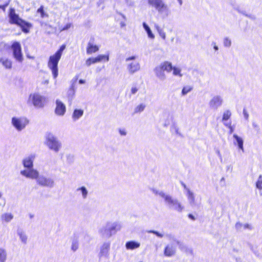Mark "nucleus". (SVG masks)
Returning a JSON list of instances; mask_svg holds the SVG:
<instances>
[{
  "mask_svg": "<svg viewBox=\"0 0 262 262\" xmlns=\"http://www.w3.org/2000/svg\"><path fill=\"white\" fill-rule=\"evenodd\" d=\"M119 133L122 136H125L126 135V132L124 129H120Z\"/></svg>",
  "mask_w": 262,
  "mask_h": 262,
  "instance_id": "50",
  "label": "nucleus"
},
{
  "mask_svg": "<svg viewBox=\"0 0 262 262\" xmlns=\"http://www.w3.org/2000/svg\"><path fill=\"white\" fill-rule=\"evenodd\" d=\"M232 170V167L231 165H229L227 167V170H230L231 171Z\"/></svg>",
  "mask_w": 262,
  "mask_h": 262,
  "instance_id": "59",
  "label": "nucleus"
},
{
  "mask_svg": "<svg viewBox=\"0 0 262 262\" xmlns=\"http://www.w3.org/2000/svg\"><path fill=\"white\" fill-rule=\"evenodd\" d=\"M79 83L80 84H83V83H85V80H83V79H80V80H79Z\"/></svg>",
  "mask_w": 262,
  "mask_h": 262,
  "instance_id": "60",
  "label": "nucleus"
},
{
  "mask_svg": "<svg viewBox=\"0 0 262 262\" xmlns=\"http://www.w3.org/2000/svg\"><path fill=\"white\" fill-rule=\"evenodd\" d=\"M76 192H79L83 199H85L88 195V191L85 187L82 186L76 189Z\"/></svg>",
  "mask_w": 262,
  "mask_h": 262,
  "instance_id": "26",
  "label": "nucleus"
},
{
  "mask_svg": "<svg viewBox=\"0 0 262 262\" xmlns=\"http://www.w3.org/2000/svg\"><path fill=\"white\" fill-rule=\"evenodd\" d=\"M172 70L173 75L175 76H178L180 78L183 76V74L182 73V70L181 68L177 67H173Z\"/></svg>",
  "mask_w": 262,
  "mask_h": 262,
  "instance_id": "29",
  "label": "nucleus"
},
{
  "mask_svg": "<svg viewBox=\"0 0 262 262\" xmlns=\"http://www.w3.org/2000/svg\"><path fill=\"white\" fill-rule=\"evenodd\" d=\"M17 234L21 243L24 244H26L27 243L28 236L25 232L21 229H18L17 230Z\"/></svg>",
  "mask_w": 262,
  "mask_h": 262,
  "instance_id": "20",
  "label": "nucleus"
},
{
  "mask_svg": "<svg viewBox=\"0 0 262 262\" xmlns=\"http://www.w3.org/2000/svg\"><path fill=\"white\" fill-rule=\"evenodd\" d=\"M231 116V113L229 110H226L223 113L222 121H228Z\"/></svg>",
  "mask_w": 262,
  "mask_h": 262,
  "instance_id": "32",
  "label": "nucleus"
},
{
  "mask_svg": "<svg viewBox=\"0 0 262 262\" xmlns=\"http://www.w3.org/2000/svg\"><path fill=\"white\" fill-rule=\"evenodd\" d=\"M192 90V87L190 85H186L185 86H184L182 90V95L185 96L187 95L188 93L191 92Z\"/></svg>",
  "mask_w": 262,
  "mask_h": 262,
  "instance_id": "35",
  "label": "nucleus"
},
{
  "mask_svg": "<svg viewBox=\"0 0 262 262\" xmlns=\"http://www.w3.org/2000/svg\"><path fill=\"white\" fill-rule=\"evenodd\" d=\"M149 233H152L155 234H156L157 236L159 237H162L163 236V234L158 232V231H154V230H150L148 231Z\"/></svg>",
  "mask_w": 262,
  "mask_h": 262,
  "instance_id": "44",
  "label": "nucleus"
},
{
  "mask_svg": "<svg viewBox=\"0 0 262 262\" xmlns=\"http://www.w3.org/2000/svg\"><path fill=\"white\" fill-rule=\"evenodd\" d=\"M84 111L81 109H75L74 110L72 118L73 121H76L80 118L83 115Z\"/></svg>",
  "mask_w": 262,
  "mask_h": 262,
  "instance_id": "22",
  "label": "nucleus"
},
{
  "mask_svg": "<svg viewBox=\"0 0 262 262\" xmlns=\"http://www.w3.org/2000/svg\"><path fill=\"white\" fill-rule=\"evenodd\" d=\"M149 5L154 7L158 14L163 18L168 17L171 14V10L168 6L163 0H147Z\"/></svg>",
  "mask_w": 262,
  "mask_h": 262,
  "instance_id": "5",
  "label": "nucleus"
},
{
  "mask_svg": "<svg viewBox=\"0 0 262 262\" xmlns=\"http://www.w3.org/2000/svg\"><path fill=\"white\" fill-rule=\"evenodd\" d=\"M99 50V47L96 45H93L91 42H89L86 49V53L88 54H91L95 53Z\"/></svg>",
  "mask_w": 262,
  "mask_h": 262,
  "instance_id": "24",
  "label": "nucleus"
},
{
  "mask_svg": "<svg viewBox=\"0 0 262 262\" xmlns=\"http://www.w3.org/2000/svg\"><path fill=\"white\" fill-rule=\"evenodd\" d=\"M224 45L226 47H230L231 45V40L228 37L225 38L224 39Z\"/></svg>",
  "mask_w": 262,
  "mask_h": 262,
  "instance_id": "39",
  "label": "nucleus"
},
{
  "mask_svg": "<svg viewBox=\"0 0 262 262\" xmlns=\"http://www.w3.org/2000/svg\"><path fill=\"white\" fill-rule=\"evenodd\" d=\"M156 29L157 30L158 33H159L160 36L163 39H166V33L164 32L163 28H161L158 25L155 26Z\"/></svg>",
  "mask_w": 262,
  "mask_h": 262,
  "instance_id": "30",
  "label": "nucleus"
},
{
  "mask_svg": "<svg viewBox=\"0 0 262 262\" xmlns=\"http://www.w3.org/2000/svg\"><path fill=\"white\" fill-rule=\"evenodd\" d=\"M2 196V194L0 193V198H1Z\"/></svg>",
  "mask_w": 262,
  "mask_h": 262,
  "instance_id": "64",
  "label": "nucleus"
},
{
  "mask_svg": "<svg viewBox=\"0 0 262 262\" xmlns=\"http://www.w3.org/2000/svg\"><path fill=\"white\" fill-rule=\"evenodd\" d=\"M156 77L161 81H163L166 79V75L164 70L159 65L154 70Z\"/></svg>",
  "mask_w": 262,
  "mask_h": 262,
  "instance_id": "15",
  "label": "nucleus"
},
{
  "mask_svg": "<svg viewBox=\"0 0 262 262\" xmlns=\"http://www.w3.org/2000/svg\"><path fill=\"white\" fill-rule=\"evenodd\" d=\"M55 114L58 116H63L66 111V105L59 100L56 101Z\"/></svg>",
  "mask_w": 262,
  "mask_h": 262,
  "instance_id": "16",
  "label": "nucleus"
},
{
  "mask_svg": "<svg viewBox=\"0 0 262 262\" xmlns=\"http://www.w3.org/2000/svg\"><path fill=\"white\" fill-rule=\"evenodd\" d=\"M243 114H244V116L246 120H248V117H249V115H248V113H247V112L245 110H243Z\"/></svg>",
  "mask_w": 262,
  "mask_h": 262,
  "instance_id": "51",
  "label": "nucleus"
},
{
  "mask_svg": "<svg viewBox=\"0 0 262 262\" xmlns=\"http://www.w3.org/2000/svg\"><path fill=\"white\" fill-rule=\"evenodd\" d=\"M20 173L27 178L36 180V183L40 186L52 188L55 186V182L53 179L40 175L36 169L21 170Z\"/></svg>",
  "mask_w": 262,
  "mask_h": 262,
  "instance_id": "1",
  "label": "nucleus"
},
{
  "mask_svg": "<svg viewBox=\"0 0 262 262\" xmlns=\"http://www.w3.org/2000/svg\"><path fill=\"white\" fill-rule=\"evenodd\" d=\"M159 65L164 70V71H166L167 72H171L173 67L172 66L171 63L169 61H164Z\"/></svg>",
  "mask_w": 262,
  "mask_h": 262,
  "instance_id": "25",
  "label": "nucleus"
},
{
  "mask_svg": "<svg viewBox=\"0 0 262 262\" xmlns=\"http://www.w3.org/2000/svg\"><path fill=\"white\" fill-rule=\"evenodd\" d=\"M243 227V225L239 222H238L235 224V228L237 230L241 231Z\"/></svg>",
  "mask_w": 262,
  "mask_h": 262,
  "instance_id": "43",
  "label": "nucleus"
},
{
  "mask_svg": "<svg viewBox=\"0 0 262 262\" xmlns=\"http://www.w3.org/2000/svg\"><path fill=\"white\" fill-rule=\"evenodd\" d=\"M43 83L45 84H48L49 83V80H46L44 82H43Z\"/></svg>",
  "mask_w": 262,
  "mask_h": 262,
  "instance_id": "62",
  "label": "nucleus"
},
{
  "mask_svg": "<svg viewBox=\"0 0 262 262\" xmlns=\"http://www.w3.org/2000/svg\"><path fill=\"white\" fill-rule=\"evenodd\" d=\"M97 62H99L96 57H95V58L91 57V58H89L86 59V60L85 61V65L87 67H89L92 64L96 63Z\"/></svg>",
  "mask_w": 262,
  "mask_h": 262,
  "instance_id": "33",
  "label": "nucleus"
},
{
  "mask_svg": "<svg viewBox=\"0 0 262 262\" xmlns=\"http://www.w3.org/2000/svg\"><path fill=\"white\" fill-rule=\"evenodd\" d=\"M152 192L157 195H159L164 200L165 204L168 208L178 212H182L184 209V206L177 199L173 198L170 195L165 193L163 191L152 188Z\"/></svg>",
  "mask_w": 262,
  "mask_h": 262,
  "instance_id": "2",
  "label": "nucleus"
},
{
  "mask_svg": "<svg viewBox=\"0 0 262 262\" xmlns=\"http://www.w3.org/2000/svg\"><path fill=\"white\" fill-rule=\"evenodd\" d=\"M121 228L120 224L117 222H108L99 228V233L102 237L109 238Z\"/></svg>",
  "mask_w": 262,
  "mask_h": 262,
  "instance_id": "6",
  "label": "nucleus"
},
{
  "mask_svg": "<svg viewBox=\"0 0 262 262\" xmlns=\"http://www.w3.org/2000/svg\"><path fill=\"white\" fill-rule=\"evenodd\" d=\"M226 127H227L229 129V130L228 132V133L229 134H232L234 132V129H235V126L232 125L231 124H229V125H226Z\"/></svg>",
  "mask_w": 262,
  "mask_h": 262,
  "instance_id": "41",
  "label": "nucleus"
},
{
  "mask_svg": "<svg viewBox=\"0 0 262 262\" xmlns=\"http://www.w3.org/2000/svg\"><path fill=\"white\" fill-rule=\"evenodd\" d=\"M188 217H189V219H191V220H193V221H194V220H195V217H194L192 214H189L188 215Z\"/></svg>",
  "mask_w": 262,
  "mask_h": 262,
  "instance_id": "55",
  "label": "nucleus"
},
{
  "mask_svg": "<svg viewBox=\"0 0 262 262\" xmlns=\"http://www.w3.org/2000/svg\"><path fill=\"white\" fill-rule=\"evenodd\" d=\"M176 252V247L173 244L167 245L165 249L164 254L167 257H171L174 255Z\"/></svg>",
  "mask_w": 262,
  "mask_h": 262,
  "instance_id": "18",
  "label": "nucleus"
},
{
  "mask_svg": "<svg viewBox=\"0 0 262 262\" xmlns=\"http://www.w3.org/2000/svg\"><path fill=\"white\" fill-rule=\"evenodd\" d=\"M178 1L179 2L180 5L181 6L182 5V3H183L182 0H178Z\"/></svg>",
  "mask_w": 262,
  "mask_h": 262,
  "instance_id": "61",
  "label": "nucleus"
},
{
  "mask_svg": "<svg viewBox=\"0 0 262 262\" xmlns=\"http://www.w3.org/2000/svg\"><path fill=\"white\" fill-rule=\"evenodd\" d=\"M79 247V243L77 239H73L72 242L71 250L73 252H75Z\"/></svg>",
  "mask_w": 262,
  "mask_h": 262,
  "instance_id": "36",
  "label": "nucleus"
},
{
  "mask_svg": "<svg viewBox=\"0 0 262 262\" xmlns=\"http://www.w3.org/2000/svg\"><path fill=\"white\" fill-rule=\"evenodd\" d=\"M223 124L226 127V125H229V124H231V122L230 121L229 122H228L227 121H223Z\"/></svg>",
  "mask_w": 262,
  "mask_h": 262,
  "instance_id": "54",
  "label": "nucleus"
},
{
  "mask_svg": "<svg viewBox=\"0 0 262 262\" xmlns=\"http://www.w3.org/2000/svg\"><path fill=\"white\" fill-rule=\"evenodd\" d=\"M256 188L258 189H262V176H259L258 179L256 183Z\"/></svg>",
  "mask_w": 262,
  "mask_h": 262,
  "instance_id": "38",
  "label": "nucleus"
},
{
  "mask_svg": "<svg viewBox=\"0 0 262 262\" xmlns=\"http://www.w3.org/2000/svg\"><path fill=\"white\" fill-rule=\"evenodd\" d=\"M7 253L5 249L0 248V262H6Z\"/></svg>",
  "mask_w": 262,
  "mask_h": 262,
  "instance_id": "28",
  "label": "nucleus"
},
{
  "mask_svg": "<svg viewBox=\"0 0 262 262\" xmlns=\"http://www.w3.org/2000/svg\"><path fill=\"white\" fill-rule=\"evenodd\" d=\"M252 126L254 128H255V129L259 128V126H258V124L255 122L252 123Z\"/></svg>",
  "mask_w": 262,
  "mask_h": 262,
  "instance_id": "53",
  "label": "nucleus"
},
{
  "mask_svg": "<svg viewBox=\"0 0 262 262\" xmlns=\"http://www.w3.org/2000/svg\"><path fill=\"white\" fill-rule=\"evenodd\" d=\"M225 178H224V177L222 178H221V180H220V183H221V184H222V183H223V184H224V185H225Z\"/></svg>",
  "mask_w": 262,
  "mask_h": 262,
  "instance_id": "57",
  "label": "nucleus"
},
{
  "mask_svg": "<svg viewBox=\"0 0 262 262\" xmlns=\"http://www.w3.org/2000/svg\"><path fill=\"white\" fill-rule=\"evenodd\" d=\"M9 23L12 25H16L21 28L24 32L28 33V28L31 26L30 24L21 19L15 12L13 8H11L8 12Z\"/></svg>",
  "mask_w": 262,
  "mask_h": 262,
  "instance_id": "4",
  "label": "nucleus"
},
{
  "mask_svg": "<svg viewBox=\"0 0 262 262\" xmlns=\"http://www.w3.org/2000/svg\"><path fill=\"white\" fill-rule=\"evenodd\" d=\"M143 27L144 29H145V30L146 31L148 37L149 38L154 39L155 38V35L152 33V32L151 30H150V28L149 27V26L145 23H143Z\"/></svg>",
  "mask_w": 262,
  "mask_h": 262,
  "instance_id": "27",
  "label": "nucleus"
},
{
  "mask_svg": "<svg viewBox=\"0 0 262 262\" xmlns=\"http://www.w3.org/2000/svg\"><path fill=\"white\" fill-rule=\"evenodd\" d=\"M173 40H174V38H173V37L171 38V42H173Z\"/></svg>",
  "mask_w": 262,
  "mask_h": 262,
  "instance_id": "63",
  "label": "nucleus"
},
{
  "mask_svg": "<svg viewBox=\"0 0 262 262\" xmlns=\"http://www.w3.org/2000/svg\"><path fill=\"white\" fill-rule=\"evenodd\" d=\"M36 157L34 154L29 155L26 157L23 160V164L24 167L27 168L26 169L23 170H30L31 169H34L33 167V161Z\"/></svg>",
  "mask_w": 262,
  "mask_h": 262,
  "instance_id": "12",
  "label": "nucleus"
},
{
  "mask_svg": "<svg viewBox=\"0 0 262 262\" xmlns=\"http://www.w3.org/2000/svg\"><path fill=\"white\" fill-rule=\"evenodd\" d=\"M29 123V119L24 116H14L11 119V124L17 132L24 130Z\"/></svg>",
  "mask_w": 262,
  "mask_h": 262,
  "instance_id": "9",
  "label": "nucleus"
},
{
  "mask_svg": "<svg viewBox=\"0 0 262 262\" xmlns=\"http://www.w3.org/2000/svg\"><path fill=\"white\" fill-rule=\"evenodd\" d=\"M223 103V99L220 96H215L212 98L209 102L210 107L213 110H217Z\"/></svg>",
  "mask_w": 262,
  "mask_h": 262,
  "instance_id": "13",
  "label": "nucleus"
},
{
  "mask_svg": "<svg viewBox=\"0 0 262 262\" xmlns=\"http://www.w3.org/2000/svg\"><path fill=\"white\" fill-rule=\"evenodd\" d=\"M69 95L71 97V98L73 97V96L74 95V94H75V92H74V89L71 88L69 90Z\"/></svg>",
  "mask_w": 262,
  "mask_h": 262,
  "instance_id": "48",
  "label": "nucleus"
},
{
  "mask_svg": "<svg viewBox=\"0 0 262 262\" xmlns=\"http://www.w3.org/2000/svg\"><path fill=\"white\" fill-rule=\"evenodd\" d=\"M233 138L234 139L233 144L237 146L238 149L244 152V141L242 138L238 136L237 134H233Z\"/></svg>",
  "mask_w": 262,
  "mask_h": 262,
  "instance_id": "17",
  "label": "nucleus"
},
{
  "mask_svg": "<svg viewBox=\"0 0 262 262\" xmlns=\"http://www.w3.org/2000/svg\"><path fill=\"white\" fill-rule=\"evenodd\" d=\"M236 10H237V11L239 13H241V14H243V15H245V14H247V13H246L244 11H241V10L240 9H236Z\"/></svg>",
  "mask_w": 262,
  "mask_h": 262,
  "instance_id": "56",
  "label": "nucleus"
},
{
  "mask_svg": "<svg viewBox=\"0 0 262 262\" xmlns=\"http://www.w3.org/2000/svg\"><path fill=\"white\" fill-rule=\"evenodd\" d=\"M37 12L39 13L40 14L41 17L42 18L44 17L45 16H47L48 15L46 14L44 11H43V7L42 6H41L38 10Z\"/></svg>",
  "mask_w": 262,
  "mask_h": 262,
  "instance_id": "40",
  "label": "nucleus"
},
{
  "mask_svg": "<svg viewBox=\"0 0 262 262\" xmlns=\"http://www.w3.org/2000/svg\"><path fill=\"white\" fill-rule=\"evenodd\" d=\"M184 187L187 191V196L189 202V203L191 206H193L195 204V196L193 192H192L189 189L186 188L185 185H183Z\"/></svg>",
  "mask_w": 262,
  "mask_h": 262,
  "instance_id": "19",
  "label": "nucleus"
},
{
  "mask_svg": "<svg viewBox=\"0 0 262 262\" xmlns=\"http://www.w3.org/2000/svg\"><path fill=\"white\" fill-rule=\"evenodd\" d=\"M215 152L217 154V155L219 157V158H220L221 161H222V159H222V155L221 154V152H220V150L218 148H216L215 149Z\"/></svg>",
  "mask_w": 262,
  "mask_h": 262,
  "instance_id": "47",
  "label": "nucleus"
},
{
  "mask_svg": "<svg viewBox=\"0 0 262 262\" xmlns=\"http://www.w3.org/2000/svg\"><path fill=\"white\" fill-rule=\"evenodd\" d=\"M11 50L13 53V56L18 62H22L24 60L23 55L21 51V47L19 42L15 41L11 46Z\"/></svg>",
  "mask_w": 262,
  "mask_h": 262,
  "instance_id": "11",
  "label": "nucleus"
},
{
  "mask_svg": "<svg viewBox=\"0 0 262 262\" xmlns=\"http://www.w3.org/2000/svg\"><path fill=\"white\" fill-rule=\"evenodd\" d=\"M138 56L134 55L125 58L126 69L129 74H134L140 70V64L137 60Z\"/></svg>",
  "mask_w": 262,
  "mask_h": 262,
  "instance_id": "8",
  "label": "nucleus"
},
{
  "mask_svg": "<svg viewBox=\"0 0 262 262\" xmlns=\"http://www.w3.org/2000/svg\"><path fill=\"white\" fill-rule=\"evenodd\" d=\"M140 246V243L133 241L127 242L125 244L126 248L128 250H134L138 248Z\"/></svg>",
  "mask_w": 262,
  "mask_h": 262,
  "instance_id": "23",
  "label": "nucleus"
},
{
  "mask_svg": "<svg viewBox=\"0 0 262 262\" xmlns=\"http://www.w3.org/2000/svg\"><path fill=\"white\" fill-rule=\"evenodd\" d=\"M71 27V24H67L65 27L60 28V31H63L68 30Z\"/></svg>",
  "mask_w": 262,
  "mask_h": 262,
  "instance_id": "46",
  "label": "nucleus"
},
{
  "mask_svg": "<svg viewBox=\"0 0 262 262\" xmlns=\"http://www.w3.org/2000/svg\"><path fill=\"white\" fill-rule=\"evenodd\" d=\"M213 44H214L213 48L214 49V50L216 51L218 50H219L218 47L215 45V43H213Z\"/></svg>",
  "mask_w": 262,
  "mask_h": 262,
  "instance_id": "58",
  "label": "nucleus"
},
{
  "mask_svg": "<svg viewBox=\"0 0 262 262\" xmlns=\"http://www.w3.org/2000/svg\"><path fill=\"white\" fill-rule=\"evenodd\" d=\"M13 217L11 213H5L2 215V219L6 222H9Z\"/></svg>",
  "mask_w": 262,
  "mask_h": 262,
  "instance_id": "34",
  "label": "nucleus"
},
{
  "mask_svg": "<svg viewBox=\"0 0 262 262\" xmlns=\"http://www.w3.org/2000/svg\"><path fill=\"white\" fill-rule=\"evenodd\" d=\"M0 63L7 69H11L12 68V61L6 57H0Z\"/></svg>",
  "mask_w": 262,
  "mask_h": 262,
  "instance_id": "21",
  "label": "nucleus"
},
{
  "mask_svg": "<svg viewBox=\"0 0 262 262\" xmlns=\"http://www.w3.org/2000/svg\"><path fill=\"white\" fill-rule=\"evenodd\" d=\"M110 249V243L108 242L104 243L100 248L99 253V257H108Z\"/></svg>",
  "mask_w": 262,
  "mask_h": 262,
  "instance_id": "14",
  "label": "nucleus"
},
{
  "mask_svg": "<svg viewBox=\"0 0 262 262\" xmlns=\"http://www.w3.org/2000/svg\"><path fill=\"white\" fill-rule=\"evenodd\" d=\"M245 16H246L252 20H255L256 18L255 16L254 15H252L251 14H245Z\"/></svg>",
  "mask_w": 262,
  "mask_h": 262,
  "instance_id": "49",
  "label": "nucleus"
},
{
  "mask_svg": "<svg viewBox=\"0 0 262 262\" xmlns=\"http://www.w3.org/2000/svg\"><path fill=\"white\" fill-rule=\"evenodd\" d=\"M139 90V88L137 86H133L130 89L132 95L136 94Z\"/></svg>",
  "mask_w": 262,
  "mask_h": 262,
  "instance_id": "42",
  "label": "nucleus"
},
{
  "mask_svg": "<svg viewBox=\"0 0 262 262\" xmlns=\"http://www.w3.org/2000/svg\"><path fill=\"white\" fill-rule=\"evenodd\" d=\"M98 62H100L101 61H108L109 60V56L108 55H99L97 57H96Z\"/></svg>",
  "mask_w": 262,
  "mask_h": 262,
  "instance_id": "37",
  "label": "nucleus"
},
{
  "mask_svg": "<svg viewBox=\"0 0 262 262\" xmlns=\"http://www.w3.org/2000/svg\"><path fill=\"white\" fill-rule=\"evenodd\" d=\"M146 105L143 103H141L138 105L134 109L135 113H139L142 112L145 108Z\"/></svg>",
  "mask_w": 262,
  "mask_h": 262,
  "instance_id": "31",
  "label": "nucleus"
},
{
  "mask_svg": "<svg viewBox=\"0 0 262 262\" xmlns=\"http://www.w3.org/2000/svg\"><path fill=\"white\" fill-rule=\"evenodd\" d=\"M48 102L47 98L37 93L31 94L29 97L28 103H32L35 107H43Z\"/></svg>",
  "mask_w": 262,
  "mask_h": 262,
  "instance_id": "10",
  "label": "nucleus"
},
{
  "mask_svg": "<svg viewBox=\"0 0 262 262\" xmlns=\"http://www.w3.org/2000/svg\"><path fill=\"white\" fill-rule=\"evenodd\" d=\"M65 48L66 46L64 45H62L59 49L54 54L50 56L49 58L48 67L51 71L54 79H56L58 76V63Z\"/></svg>",
  "mask_w": 262,
  "mask_h": 262,
  "instance_id": "3",
  "label": "nucleus"
},
{
  "mask_svg": "<svg viewBox=\"0 0 262 262\" xmlns=\"http://www.w3.org/2000/svg\"><path fill=\"white\" fill-rule=\"evenodd\" d=\"M10 3V0H9L7 2H6L3 5H0V9H2L4 12L6 10V8L8 6Z\"/></svg>",
  "mask_w": 262,
  "mask_h": 262,
  "instance_id": "45",
  "label": "nucleus"
},
{
  "mask_svg": "<svg viewBox=\"0 0 262 262\" xmlns=\"http://www.w3.org/2000/svg\"><path fill=\"white\" fill-rule=\"evenodd\" d=\"M45 144L51 150L57 153L61 149L62 144L58 138L49 133L46 136Z\"/></svg>",
  "mask_w": 262,
  "mask_h": 262,
  "instance_id": "7",
  "label": "nucleus"
},
{
  "mask_svg": "<svg viewBox=\"0 0 262 262\" xmlns=\"http://www.w3.org/2000/svg\"><path fill=\"white\" fill-rule=\"evenodd\" d=\"M243 228L244 229H247H247H250V230L252 229L251 225H250L248 224H246L243 225Z\"/></svg>",
  "mask_w": 262,
  "mask_h": 262,
  "instance_id": "52",
  "label": "nucleus"
}]
</instances>
